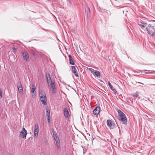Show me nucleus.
<instances>
[{"mask_svg": "<svg viewBox=\"0 0 155 155\" xmlns=\"http://www.w3.org/2000/svg\"><path fill=\"white\" fill-rule=\"evenodd\" d=\"M68 57L69 58V63L71 65H74L75 64L72 59L71 56L70 55L68 56Z\"/></svg>", "mask_w": 155, "mask_h": 155, "instance_id": "nucleus-18", "label": "nucleus"}, {"mask_svg": "<svg viewBox=\"0 0 155 155\" xmlns=\"http://www.w3.org/2000/svg\"><path fill=\"white\" fill-rule=\"evenodd\" d=\"M107 124L108 127L110 129H114L117 127V125L115 123L112 121L110 120H107Z\"/></svg>", "mask_w": 155, "mask_h": 155, "instance_id": "nucleus-3", "label": "nucleus"}, {"mask_svg": "<svg viewBox=\"0 0 155 155\" xmlns=\"http://www.w3.org/2000/svg\"><path fill=\"white\" fill-rule=\"evenodd\" d=\"M100 110V107H99L97 106L93 110V113L95 115H97L99 114Z\"/></svg>", "mask_w": 155, "mask_h": 155, "instance_id": "nucleus-13", "label": "nucleus"}, {"mask_svg": "<svg viewBox=\"0 0 155 155\" xmlns=\"http://www.w3.org/2000/svg\"><path fill=\"white\" fill-rule=\"evenodd\" d=\"M38 132V124H35L34 128V137H37Z\"/></svg>", "mask_w": 155, "mask_h": 155, "instance_id": "nucleus-8", "label": "nucleus"}, {"mask_svg": "<svg viewBox=\"0 0 155 155\" xmlns=\"http://www.w3.org/2000/svg\"><path fill=\"white\" fill-rule=\"evenodd\" d=\"M2 91L0 90V98H1L2 97Z\"/></svg>", "mask_w": 155, "mask_h": 155, "instance_id": "nucleus-27", "label": "nucleus"}, {"mask_svg": "<svg viewBox=\"0 0 155 155\" xmlns=\"http://www.w3.org/2000/svg\"><path fill=\"white\" fill-rule=\"evenodd\" d=\"M138 25L142 29H144L146 27H147V24L146 23L142 21H139L138 22Z\"/></svg>", "mask_w": 155, "mask_h": 155, "instance_id": "nucleus-7", "label": "nucleus"}, {"mask_svg": "<svg viewBox=\"0 0 155 155\" xmlns=\"http://www.w3.org/2000/svg\"><path fill=\"white\" fill-rule=\"evenodd\" d=\"M22 54L23 58L26 61H28L29 60L28 54L27 52H22Z\"/></svg>", "mask_w": 155, "mask_h": 155, "instance_id": "nucleus-14", "label": "nucleus"}, {"mask_svg": "<svg viewBox=\"0 0 155 155\" xmlns=\"http://www.w3.org/2000/svg\"><path fill=\"white\" fill-rule=\"evenodd\" d=\"M53 136H57V133H56V132L55 131H53Z\"/></svg>", "mask_w": 155, "mask_h": 155, "instance_id": "nucleus-25", "label": "nucleus"}, {"mask_svg": "<svg viewBox=\"0 0 155 155\" xmlns=\"http://www.w3.org/2000/svg\"><path fill=\"white\" fill-rule=\"evenodd\" d=\"M132 96L134 97H138V93L137 92H136L135 94H133L132 95Z\"/></svg>", "mask_w": 155, "mask_h": 155, "instance_id": "nucleus-23", "label": "nucleus"}, {"mask_svg": "<svg viewBox=\"0 0 155 155\" xmlns=\"http://www.w3.org/2000/svg\"><path fill=\"white\" fill-rule=\"evenodd\" d=\"M108 84L110 88L114 92L116 93L117 92L116 89L115 88H113V86L109 82H108Z\"/></svg>", "mask_w": 155, "mask_h": 155, "instance_id": "nucleus-19", "label": "nucleus"}, {"mask_svg": "<svg viewBox=\"0 0 155 155\" xmlns=\"http://www.w3.org/2000/svg\"><path fill=\"white\" fill-rule=\"evenodd\" d=\"M87 9L88 10L89 12H90V9L88 7L87 8Z\"/></svg>", "mask_w": 155, "mask_h": 155, "instance_id": "nucleus-29", "label": "nucleus"}, {"mask_svg": "<svg viewBox=\"0 0 155 155\" xmlns=\"http://www.w3.org/2000/svg\"><path fill=\"white\" fill-rule=\"evenodd\" d=\"M67 1L69 3H70V4L71 3V1H70V0H67Z\"/></svg>", "mask_w": 155, "mask_h": 155, "instance_id": "nucleus-28", "label": "nucleus"}, {"mask_svg": "<svg viewBox=\"0 0 155 155\" xmlns=\"http://www.w3.org/2000/svg\"><path fill=\"white\" fill-rule=\"evenodd\" d=\"M39 96L40 98L46 96V94L45 92L42 90H39Z\"/></svg>", "mask_w": 155, "mask_h": 155, "instance_id": "nucleus-17", "label": "nucleus"}, {"mask_svg": "<svg viewBox=\"0 0 155 155\" xmlns=\"http://www.w3.org/2000/svg\"><path fill=\"white\" fill-rule=\"evenodd\" d=\"M41 101L42 102V103L45 105H46L47 104V98L46 97H42V98H40Z\"/></svg>", "mask_w": 155, "mask_h": 155, "instance_id": "nucleus-16", "label": "nucleus"}, {"mask_svg": "<svg viewBox=\"0 0 155 155\" xmlns=\"http://www.w3.org/2000/svg\"><path fill=\"white\" fill-rule=\"evenodd\" d=\"M89 70L93 74H94L95 71V70L92 68H89Z\"/></svg>", "mask_w": 155, "mask_h": 155, "instance_id": "nucleus-24", "label": "nucleus"}, {"mask_svg": "<svg viewBox=\"0 0 155 155\" xmlns=\"http://www.w3.org/2000/svg\"><path fill=\"white\" fill-rule=\"evenodd\" d=\"M27 132L25 128L23 127L22 130L20 132V136L23 139H25L26 138V135L27 134Z\"/></svg>", "mask_w": 155, "mask_h": 155, "instance_id": "nucleus-4", "label": "nucleus"}, {"mask_svg": "<svg viewBox=\"0 0 155 155\" xmlns=\"http://www.w3.org/2000/svg\"><path fill=\"white\" fill-rule=\"evenodd\" d=\"M48 85H50L51 87L52 91V93L53 94L55 93L56 92V88L55 85L54 84V82L53 81L49 83V84Z\"/></svg>", "mask_w": 155, "mask_h": 155, "instance_id": "nucleus-10", "label": "nucleus"}, {"mask_svg": "<svg viewBox=\"0 0 155 155\" xmlns=\"http://www.w3.org/2000/svg\"><path fill=\"white\" fill-rule=\"evenodd\" d=\"M7 155H12V154H11L10 153H8V154Z\"/></svg>", "mask_w": 155, "mask_h": 155, "instance_id": "nucleus-30", "label": "nucleus"}, {"mask_svg": "<svg viewBox=\"0 0 155 155\" xmlns=\"http://www.w3.org/2000/svg\"><path fill=\"white\" fill-rule=\"evenodd\" d=\"M46 117H50V112L49 109L46 110Z\"/></svg>", "mask_w": 155, "mask_h": 155, "instance_id": "nucleus-22", "label": "nucleus"}, {"mask_svg": "<svg viewBox=\"0 0 155 155\" xmlns=\"http://www.w3.org/2000/svg\"><path fill=\"white\" fill-rule=\"evenodd\" d=\"M138 25L142 29H144L146 27H147V24L146 23L142 21H139L138 22Z\"/></svg>", "mask_w": 155, "mask_h": 155, "instance_id": "nucleus-6", "label": "nucleus"}, {"mask_svg": "<svg viewBox=\"0 0 155 155\" xmlns=\"http://www.w3.org/2000/svg\"><path fill=\"white\" fill-rule=\"evenodd\" d=\"M118 112L119 113L118 116V119L123 122L124 124H127V120L125 114L120 110H118Z\"/></svg>", "mask_w": 155, "mask_h": 155, "instance_id": "nucleus-1", "label": "nucleus"}, {"mask_svg": "<svg viewBox=\"0 0 155 155\" xmlns=\"http://www.w3.org/2000/svg\"><path fill=\"white\" fill-rule=\"evenodd\" d=\"M13 48V50H15V48Z\"/></svg>", "mask_w": 155, "mask_h": 155, "instance_id": "nucleus-31", "label": "nucleus"}, {"mask_svg": "<svg viewBox=\"0 0 155 155\" xmlns=\"http://www.w3.org/2000/svg\"><path fill=\"white\" fill-rule=\"evenodd\" d=\"M50 117H47V119L48 120V123H50Z\"/></svg>", "mask_w": 155, "mask_h": 155, "instance_id": "nucleus-26", "label": "nucleus"}, {"mask_svg": "<svg viewBox=\"0 0 155 155\" xmlns=\"http://www.w3.org/2000/svg\"><path fill=\"white\" fill-rule=\"evenodd\" d=\"M147 33L152 36H154L155 34V27L150 25H148V27L146 28Z\"/></svg>", "mask_w": 155, "mask_h": 155, "instance_id": "nucleus-2", "label": "nucleus"}, {"mask_svg": "<svg viewBox=\"0 0 155 155\" xmlns=\"http://www.w3.org/2000/svg\"><path fill=\"white\" fill-rule=\"evenodd\" d=\"M63 110L64 115L65 118L68 119H69L70 117L67 109L66 108H65Z\"/></svg>", "mask_w": 155, "mask_h": 155, "instance_id": "nucleus-9", "label": "nucleus"}, {"mask_svg": "<svg viewBox=\"0 0 155 155\" xmlns=\"http://www.w3.org/2000/svg\"><path fill=\"white\" fill-rule=\"evenodd\" d=\"M71 71L74 74V75L77 78L79 77L78 73L75 68V66H71Z\"/></svg>", "mask_w": 155, "mask_h": 155, "instance_id": "nucleus-11", "label": "nucleus"}, {"mask_svg": "<svg viewBox=\"0 0 155 155\" xmlns=\"http://www.w3.org/2000/svg\"><path fill=\"white\" fill-rule=\"evenodd\" d=\"M46 80L47 81V83L48 85H49V83L51 82H52L53 81H52L50 75L49 74H46Z\"/></svg>", "mask_w": 155, "mask_h": 155, "instance_id": "nucleus-15", "label": "nucleus"}, {"mask_svg": "<svg viewBox=\"0 0 155 155\" xmlns=\"http://www.w3.org/2000/svg\"><path fill=\"white\" fill-rule=\"evenodd\" d=\"M32 96L33 97V96H34V95H32Z\"/></svg>", "mask_w": 155, "mask_h": 155, "instance_id": "nucleus-32", "label": "nucleus"}, {"mask_svg": "<svg viewBox=\"0 0 155 155\" xmlns=\"http://www.w3.org/2000/svg\"><path fill=\"white\" fill-rule=\"evenodd\" d=\"M54 139L56 142V144L57 146V148L58 150L61 149L60 146V142L59 138L58 136H54Z\"/></svg>", "mask_w": 155, "mask_h": 155, "instance_id": "nucleus-5", "label": "nucleus"}, {"mask_svg": "<svg viewBox=\"0 0 155 155\" xmlns=\"http://www.w3.org/2000/svg\"><path fill=\"white\" fill-rule=\"evenodd\" d=\"M94 74H95L97 77H100L101 75L100 72L99 71H95Z\"/></svg>", "mask_w": 155, "mask_h": 155, "instance_id": "nucleus-20", "label": "nucleus"}, {"mask_svg": "<svg viewBox=\"0 0 155 155\" xmlns=\"http://www.w3.org/2000/svg\"><path fill=\"white\" fill-rule=\"evenodd\" d=\"M35 90L36 88L35 86V85H32V86L31 92L33 93L36 92Z\"/></svg>", "mask_w": 155, "mask_h": 155, "instance_id": "nucleus-21", "label": "nucleus"}, {"mask_svg": "<svg viewBox=\"0 0 155 155\" xmlns=\"http://www.w3.org/2000/svg\"><path fill=\"white\" fill-rule=\"evenodd\" d=\"M17 85L19 93L20 94H22L23 92V90L21 83L20 82H18L17 84Z\"/></svg>", "mask_w": 155, "mask_h": 155, "instance_id": "nucleus-12", "label": "nucleus"}]
</instances>
